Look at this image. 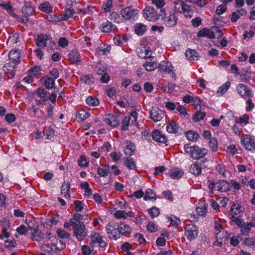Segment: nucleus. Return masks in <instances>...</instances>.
Here are the masks:
<instances>
[{
	"label": "nucleus",
	"instance_id": "nucleus-1",
	"mask_svg": "<svg viewBox=\"0 0 255 255\" xmlns=\"http://www.w3.org/2000/svg\"><path fill=\"white\" fill-rule=\"evenodd\" d=\"M106 231L109 237L115 240L120 239L126 234H130L131 227L123 222H120L117 225L114 223H109L106 227Z\"/></svg>",
	"mask_w": 255,
	"mask_h": 255
},
{
	"label": "nucleus",
	"instance_id": "nucleus-2",
	"mask_svg": "<svg viewBox=\"0 0 255 255\" xmlns=\"http://www.w3.org/2000/svg\"><path fill=\"white\" fill-rule=\"evenodd\" d=\"M42 250L49 253H57L65 248V244L54 237L46 239L41 246Z\"/></svg>",
	"mask_w": 255,
	"mask_h": 255
},
{
	"label": "nucleus",
	"instance_id": "nucleus-3",
	"mask_svg": "<svg viewBox=\"0 0 255 255\" xmlns=\"http://www.w3.org/2000/svg\"><path fill=\"white\" fill-rule=\"evenodd\" d=\"M184 149L186 153L189 154L190 157L195 160L202 158L208 153V150L206 148L196 145L189 146L188 144H185Z\"/></svg>",
	"mask_w": 255,
	"mask_h": 255
},
{
	"label": "nucleus",
	"instance_id": "nucleus-4",
	"mask_svg": "<svg viewBox=\"0 0 255 255\" xmlns=\"http://www.w3.org/2000/svg\"><path fill=\"white\" fill-rule=\"evenodd\" d=\"M36 43L38 46L46 47L48 51H51L55 49V43L52 38L48 35L40 34L36 38Z\"/></svg>",
	"mask_w": 255,
	"mask_h": 255
},
{
	"label": "nucleus",
	"instance_id": "nucleus-5",
	"mask_svg": "<svg viewBox=\"0 0 255 255\" xmlns=\"http://www.w3.org/2000/svg\"><path fill=\"white\" fill-rule=\"evenodd\" d=\"M74 235L79 241H83L88 235V232L85 224L71 225Z\"/></svg>",
	"mask_w": 255,
	"mask_h": 255
},
{
	"label": "nucleus",
	"instance_id": "nucleus-6",
	"mask_svg": "<svg viewBox=\"0 0 255 255\" xmlns=\"http://www.w3.org/2000/svg\"><path fill=\"white\" fill-rule=\"evenodd\" d=\"M241 142L247 150L255 151V136L244 134L241 137Z\"/></svg>",
	"mask_w": 255,
	"mask_h": 255
},
{
	"label": "nucleus",
	"instance_id": "nucleus-7",
	"mask_svg": "<svg viewBox=\"0 0 255 255\" xmlns=\"http://www.w3.org/2000/svg\"><path fill=\"white\" fill-rule=\"evenodd\" d=\"M185 235L187 239L191 241L195 239L198 235L197 227L193 224L187 225L185 227Z\"/></svg>",
	"mask_w": 255,
	"mask_h": 255
},
{
	"label": "nucleus",
	"instance_id": "nucleus-8",
	"mask_svg": "<svg viewBox=\"0 0 255 255\" xmlns=\"http://www.w3.org/2000/svg\"><path fill=\"white\" fill-rule=\"evenodd\" d=\"M143 14L145 18L149 21H154L158 18V15L155 9L151 6L146 7L143 10Z\"/></svg>",
	"mask_w": 255,
	"mask_h": 255
},
{
	"label": "nucleus",
	"instance_id": "nucleus-9",
	"mask_svg": "<svg viewBox=\"0 0 255 255\" xmlns=\"http://www.w3.org/2000/svg\"><path fill=\"white\" fill-rule=\"evenodd\" d=\"M158 70L161 72L171 74L172 77L175 79V75L173 72L172 64L168 61H163L158 65Z\"/></svg>",
	"mask_w": 255,
	"mask_h": 255
},
{
	"label": "nucleus",
	"instance_id": "nucleus-10",
	"mask_svg": "<svg viewBox=\"0 0 255 255\" xmlns=\"http://www.w3.org/2000/svg\"><path fill=\"white\" fill-rule=\"evenodd\" d=\"M238 93L245 99L249 98L253 96V93L251 89L247 85L243 84H239L237 87Z\"/></svg>",
	"mask_w": 255,
	"mask_h": 255
},
{
	"label": "nucleus",
	"instance_id": "nucleus-11",
	"mask_svg": "<svg viewBox=\"0 0 255 255\" xmlns=\"http://www.w3.org/2000/svg\"><path fill=\"white\" fill-rule=\"evenodd\" d=\"M163 23L168 27L174 26L177 22L178 17L174 13H169L162 18Z\"/></svg>",
	"mask_w": 255,
	"mask_h": 255
},
{
	"label": "nucleus",
	"instance_id": "nucleus-12",
	"mask_svg": "<svg viewBox=\"0 0 255 255\" xmlns=\"http://www.w3.org/2000/svg\"><path fill=\"white\" fill-rule=\"evenodd\" d=\"M136 53L141 58H152V52L148 47L140 46L136 49Z\"/></svg>",
	"mask_w": 255,
	"mask_h": 255
},
{
	"label": "nucleus",
	"instance_id": "nucleus-13",
	"mask_svg": "<svg viewBox=\"0 0 255 255\" xmlns=\"http://www.w3.org/2000/svg\"><path fill=\"white\" fill-rule=\"evenodd\" d=\"M150 118L154 122L160 121L163 117L164 114L158 107H152L150 109Z\"/></svg>",
	"mask_w": 255,
	"mask_h": 255
},
{
	"label": "nucleus",
	"instance_id": "nucleus-14",
	"mask_svg": "<svg viewBox=\"0 0 255 255\" xmlns=\"http://www.w3.org/2000/svg\"><path fill=\"white\" fill-rule=\"evenodd\" d=\"M189 6L183 1L177 0L174 3V10L179 13H186L189 9Z\"/></svg>",
	"mask_w": 255,
	"mask_h": 255
},
{
	"label": "nucleus",
	"instance_id": "nucleus-15",
	"mask_svg": "<svg viewBox=\"0 0 255 255\" xmlns=\"http://www.w3.org/2000/svg\"><path fill=\"white\" fill-rule=\"evenodd\" d=\"M29 222L28 224V227L30 230V233L31 234V237L33 240L39 241L43 238V234L40 231L37 227L31 226Z\"/></svg>",
	"mask_w": 255,
	"mask_h": 255
},
{
	"label": "nucleus",
	"instance_id": "nucleus-16",
	"mask_svg": "<svg viewBox=\"0 0 255 255\" xmlns=\"http://www.w3.org/2000/svg\"><path fill=\"white\" fill-rule=\"evenodd\" d=\"M120 12L123 19L129 20L135 13L136 10L131 6H127L123 8Z\"/></svg>",
	"mask_w": 255,
	"mask_h": 255
},
{
	"label": "nucleus",
	"instance_id": "nucleus-17",
	"mask_svg": "<svg viewBox=\"0 0 255 255\" xmlns=\"http://www.w3.org/2000/svg\"><path fill=\"white\" fill-rule=\"evenodd\" d=\"M9 59L15 65L19 63L21 60V54L19 50L12 49L8 54Z\"/></svg>",
	"mask_w": 255,
	"mask_h": 255
},
{
	"label": "nucleus",
	"instance_id": "nucleus-18",
	"mask_svg": "<svg viewBox=\"0 0 255 255\" xmlns=\"http://www.w3.org/2000/svg\"><path fill=\"white\" fill-rule=\"evenodd\" d=\"M91 238L92 239L91 245L98 243L101 247L106 246V242L103 241L102 236L98 233L93 231L91 234Z\"/></svg>",
	"mask_w": 255,
	"mask_h": 255
},
{
	"label": "nucleus",
	"instance_id": "nucleus-19",
	"mask_svg": "<svg viewBox=\"0 0 255 255\" xmlns=\"http://www.w3.org/2000/svg\"><path fill=\"white\" fill-rule=\"evenodd\" d=\"M124 149L126 155L131 156L134 152L136 147L135 144L131 141L127 140L124 143Z\"/></svg>",
	"mask_w": 255,
	"mask_h": 255
},
{
	"label": "nucleus",
	"instance_id": "nucleus-20",
	"mask_svg": "<svg viewBox=\"0 0 255 255\" xmlns=\"http://www.w3.org/2000/svg\"><path fill=\"white\" fill-rule=\"evenodd\" d=\"M215 189L219 192H227L230 190V184L226 181L220 180L216 183Z\"/></svg>",
	"mask_w": 255,
	"mask_h": 255
},
{
	"label": "nucleus",
	"instance_id": "nucleus-21",
	"mask_svg": "<svg viewBox=\"0 0 255 255\" xmlns=\"http://www.w3.org/2000/svg\"><path fill=\"white\" fill-rule=\"evenodd\" d=\"M152 139L156 141L166 143L167 141V138L165 134L162 133L158 130H154L152 133Z\"/></svg>",
	"mask_w": 255,
	"mask_h": 255
},
{
	"label": "nucleus",
	"instance_id": "nucleus-22",
	"mask_svg": "<svg viewBox=\"0 0 255 255\" xmlns=\"http://www.w3.org/2000/svg\"><path fill=\"white\" fill-rule=\"evenodd\" d=\"M21 11L22 13L26 16L32 15L34 13V7L30 2H25L22 6Z\"/></svg>",
	"mask_w": 255,
	"mask_h": 255
},
{
	"label": "nucleus",
	"instance_id": "nucleus-23",
	"mask_svg": "<svg viewBox=\"0 0 255 255\" xmlns=\"http://www.w3.org/2000/svg\"><path fill=\"white\" fill-rule=\"evenodd\" d=\"M70 184L69 182L64 181L61 187V195L66 199H70Z\"/></svg>",
	"mask_w": 255,
	"mask_h": 255
},
{
	"label": "nucleus",
	"instance_id": "nucleus-24",
	"mask_svg": "<svg viewBox=\"0 0 255 255\" xmlns=\"http://www.w3.org/2000/svg\"><path fill=\"white\" fill-rule=\"evenodd\" d=\"M47 93V91L43 88L39 87L33 92V95L40 98L42 102H46L48 100Z\"/></svg>",
	"mask_w": 255,
	"mask_h": 255
},
{
	"label": "nucleus",
	"instance_id": "nucleus-25",
	"mask_svg": "<svg viewBox=\"0 0 255 255\" xmlns=\"http://www.w3.org/2000/svg\"><path fill=\"white\" fill-rule=\"evenodd\" d=\"M189 172L196 176L200 175L202 172V164L197 162H193L190 166Z\"/></svg>",
	"mask_w": 255,
	"mask_h": 255
},
{
	"label": "nucleus",
	"instance_id": "nucleus-26",
	"mask_svg": "<svg viewBox=\"0 0 255 255\" xmlns=\"http://www.w3.org/2000/svg\"><path fill=\"white\" fill-rule=\"evenodd\" d=\"M116 28V25L109 21L103 22L100 26V29L104 32H110Z\"/></svg>",
	"mask_w": 255,
	"mask_h": 255
},
{
	"label": "nucleus",
	"instance_id": "nucleus-27",
	"mask_svg": "<svg viewBox=\"0 0 255 255\" xmlns=\"http://www.w3.org/2000/svg\"><path fill=\"white\" fill-rule=\"evenodd\" d=\"M15 65H11L9 63H6L3 66V70L9 78H12L15 74Z\"/></svg>",
	"mask_w": 255,
	"mask_h": 255
},
{
	"label": "nucleus",
	"instance_id": "nucleus-28",
	"mask_svg": "<svg viewBox=\"0 0 255 255\" xmlns=\"http://www.w3.org/2000/svg\"><path fill=\"white\" fill-rule=\"evenodd\" d=\"M105 121L112 127H116L119 124V121L117 120V118L111 114L106 116Z\"/></svg>",
	"mask_w": 255,
	"mask_h": 255
},
{
	"label": "nucleus",
	"instance_id": "nucleus-29",
	"mask_svg": "<svg viewBox=\"0 0 255 255\" xmlns=\"http://www.w3.org/2000/svg\"><path fill=\"white\" fill-rule=\"evenodd\" d=\"M179 128V125L174 121H170L166 127L167 131L171 133H178Z\"/></svg>",
	"mask_w": 255,
	"mask_h": 255
},
{
	"label": "nucleus",
	"instance_id": "nucleus-30",
	"mask_svg": "<svg viewBox=\"0 0 255 255\" xmlns=\"http://www.w3.org/2000/svg\"><path fill=\"white\" fill-rule=\"evenodd\" d=\"M69 59L73 63L77 64L81 61V56L76 49H73L69 54Z\"/></svg>",
	"mask_w": 255,
	"mask_h": 255
},
{
	"label": "nucleus",
	"instance_id": "nucleus-31",
	"mask_svg": "<svg viewBox=\"0 0 255 255\" xmlns=\"http://www.w3.org/2000/svg\"><path fill=\"white\" fill-rule=\"evenodd\" d=\"M84 215L78 213H75L73 217L70 219V222L71 225L84 224V222L81 221V220H84Z\"/></svg>",
	"mask_w": 255,
	"mask_h": 255
},
{
	"label": "nucleus",
	"instance_id": "nucleus-32",
	"mask_svg": "<svg viewBox=\"0 0 255 255\" xmlns=\"http://www.w3.org/2000/svg\"><path fill=\"white\" fill-rule=\"evenodd\" d=\"M197 213L200 216H205L207 211V206L204 201L199 203L196 207Z\"/></svg>",
	"mask_w": 255,
	"mask_h": 255
},
{
	"label": "nucleus",
	"instance_id": "nucleus-33",
	"mask_svg": "<svg viewBox=\"0 0 255 255\" xmlns=\"http://www.w3.org/2000/svg\"><path fill=\"white\" fill-rule=\"evenodd\" d=\"M197 36L199 38L206 37L210 39H213V28L211 30L207 28H203L198 32Z\"/></svg>",
	"mask_w": 255,
	"mask_h": 255
},
{
	"label": "nucleus",
	"instance_id": "nucleus-34",
	"mask_svg": "<svg viewBox=\"0 0 255 255\" xmlns=\"http://www.w3.org/2000/svg\"><path fill=\"white\" fill-rule=\"evenodd\" d=\"M113 6L112 0H105L101 5V10L103 12H108L111 11Z\"/></svg>",
	"mask_w": 255,
	"mask_h": 255
},
{
	"label": "nucleus",
	"instance_id": "nucleus-35",
	"mask_svg": "<svg viewBox=\"0 0 255 255\" xmlns=\"http://www.w3.org/2000/svg\"><path fill=\"white\" fill-rule=\"evenodd\" d=\"M39 9L40 11L50 13L52 12L53 6L48 2H44L39 4Z\"/></svg>",
	"mask_w": 255,
	"mask_h": 255
},
{
	"label": "nucleus",
	"instance_id": "nucleus-36",
	"mask_svg": "<svg viewBox=\"0 0 255 255\" xmlns=\"http://www.w3.org/2000/svg\"><path fill=\"white\" fill-rule=\"evenodd\" d=\"M145 69L148 72H151L155 70L158 68V64L154 61H151L150 60L149 61H146L143 65Z\"/></svg>",
	"mask_w": 255,
	"mask_h": 255
},
{
	"label": "nucleus",
	"instance_id": "nucleus-37",
	"mask_svg": "<svg viewBox=\"0 0 255 255\" xmlns=\"http://www.w3.org/2000/svg\"><path fill=\"white\" fill-rule=\"evenodd\" d=\"M43 84L48 89H52L55 86L54 79L49 77H44L42 79Z\"/></svg>",
	"mask_w": 255,
	"mask_h": 255
},
{
	"label": "nucleus",
	"instance_id": "nucleus-38",
	"mask_svg": "<svg viewBox=\"0 0 255 255\" xmlns=\"http://www.w3.org/2000/svg\"><path fill=\"white\" fill-rule=\"evenodd\" d=\"M186 58L190 61H194L198 59V54L195 50L188 49L185 53Z\"/></svg>",
	"mask_w": 255,
	"mask_h": 255
},
{
	"label": "nucleus",
	"instance_id": "nucleus-39",
	"mask_svg": "<svg viewBox=\"0 0 255 255\" xmlns=\"http://www.w3.org/2000/svg\"><path fill=\"white\" fill-rule=\"evenodd\" d=\"M183 175V171L179 168L172 169L169 173L170 176L173 179H178Z\"/></svg>",
	"mask_w": 255,
	"mask_h": 255
},
{
	"label": "nucleus",
	"instance_id": "nucleus-40",
	"mask_svg": "<svg viewBox=\"0 0 255 255\" xmlns=\"http://www.w3.org/2000/svg\"><path fill=\"white\" fill-rule=\"evenodd\" d=\"M0 6L4 8L10 14L16 17V15L13 12V9L10 2H4L0 3Z\"/></svg>",
	"mask_w": 255,
	"mask_h": 255
},
{
	"label": "nucleus",
	"instance_id": "nucleus-41",
	"mask_svg": "<svg viewBox=\"0 0 255 255\" xmlns=\"http://www.w3.org/2000/svg\"><path fill=\"white\" fill-rule=\"evenodd\" d=\"M143 198L145 201L152 200H155V193L152 190L150 189H147L145 192Z\"/></svg>",
	"mask_w": 255,
	"mask_h": 255
},
{
	"label": "nucleus",
	"instance_id": "nucleus-42",
	"mask_svg": "<svg viewBox=\"0 0 255 255\" xmlns=\"http://www.w3.org/2000/svg\"><path fill=\"white\" fill-rule=\"evenodd\" d=\"M254 226L255 225L253 223H244L243 226L241 227V232L243 234L247 235Z\"/></svg>",
	"mask_w": 255,
	"mask_h": 255
},
{
	"label": "nucleus",
	"instance_id": "nucleus-43",
	"mask_svg": "<svg viewBox=\"0 0 255 255\" xmlns=\"http://www.w3.org/2000/svg\"><path fill=\"white\" fill-rule=\"evenodd\" d=\"M109 18L112 21L116 23H120L123 21L122 16H121L116 11H113L110 14Z\"/></svg>",
	"mask_w": 255,
	"mask_h": 255
},
{
	"label": "nucleus",
	"instance_id": "nucleus-44",
	"mask_svg": "<svg viewBox=\"0 0 255 255\" xmlns=\"http://www.w3.org/2000/svg\"><path fill=\"white\" fill-rule=\"evenodd\" d=\"M134 30L138 35H142L146 30V26L142 23H136L134 26Z\"/></svg>",
	"mask_w": 255,
	"mask_h": 255
},
{
	"label": "nucleus",
	"instance_id": "nucleus-45",
	"mask_svg": "<svg viewBox=\"0 0 255 255\" xmlns=\"http://www.w3.org/2000/svg\"><path fill=\"white\" fill-rule=\"evenodd\" d=\"M86 103L89 106L95 107L99 104V100L93 96H88L86 99Z\"/></svg>",
	"mask_w": 255,
	"mask_h": 255
},
{
	"label": "nucleus",
	"instance_id": "nucleus-46",
	"mask_svg": "<svg viewBox=\"0 0 255 255\" xmlns=\"http://www.w3.org/2000/svg\"><path fill=\"white\" fill-rule=\"evenodd\" d=\"M124 165L129 169H133L136 167V164L132 158H126L124 160Z\"/></svg>",
	"mask_w": 255,
	"mask_h": 255
},
{
	"label": "nucleus",
	"instance_id": "nucleus-47",
	"mask_svg": "<svg viewBox=\"0 0 255 255\" xmlns=\"http://www.w3.org/2000/svg\"><path fill=\"white\" fill-rule=\"evenodd\" d=\"M89 116L90 114L84 110L79 111L76 115V118L81 121L85 120L89 118Z\"/></svg>",
	"mask_w": 255,
	"mask_h": 255
},
{
	"label": "nucleus",
	"instance_id": "nucleus-48",
	"mask_svg": "<svg viewBox=\"0 0 255 255\" xmlns=\"http://www.w3.org/2000/svg\"><path fill=\"white\" fill-rule=\"evenodd\" d=\"M168 221L170 222V224L174 227H178L180 224V220L177 217L170 215L166 217Z\"/></svg>",
	"mask_w": 255,
	"mask_h": 255
},
{
	"label": "nucleus",
	"instance_id": "nucleus-49",
	"mask_svg": "<svg viewBox=\"0 0 255 255\" xmlns=\"http://www.w3.org/2000/svg\"><path fill=\"white\" fill-rule=\"evenodd\" d=\"M186 136L189 140L195 141L198 139L199 135L196 132L193 130H190L186 132Z\"/></svg>",
	"mask_w": 255,
	"mask_h": 255
},
{
	"label": "nucleus",
	"instance_id": "nucleus-50",
	"mask_svg": "<svg viewBox=\"0 0 255 255\" xmlns=\"http://www.w3.org/2000/svg\"><path fill=\"white\" fill-rule=\"evenodd\" d=\"M75 14V12L73 9L68 8L65 10L64 15H61V20H66L69 18L72 17Z\"/></svg>",
	"mask_w": 255,
	"mask_h": 255
},
{
	"label": "nucleus",
	"instance_id": "nucleus-51",
	"mask_svg": "<svg viewBox=\"0 0 255 255\" xmlns=\"http://www.w3.org/2000/svg\"><path fill=\"white\" fill-rule=\"evenodd\" d=\"M58 236L61 239H68L70 234L62 229H58L56 231Z\"/></svg>",
	"mask_w": 255,
	"mask_h": 255
},
{
	"label": "nucleus",
	"instance_id": "nucleus-52",
	"mask_svg": "<svg viewBox=\"0 0 255 255\" xmlns=\"http://www.w3.org/2000/svg\"><path fill=\"white\" fill-rule=\"evenodd\" d=\"M43 132L44 134L46 136L47 139H50L54 135V130L51 127H45Z\"/></svg>",
	"mask_w": 255,
	"mask_h": 255
},
{
	"label": "nucleus",
	"instance_id": "nucleus-53",
	"mask_svg": "<svg viewBox=\"0 0 255 255\" xmlns=\"http://www.w3.org/2000/svg\"><path fill=\"white\" fill-rule=\"evenodd\" d=\"M78 165L81 167H87L89 165V162L84 156H80L78 159Z\"/></svg>",
	"mask_w": 255,
	"mask_h": 255
},
{
	"label": "nucleus",
	"instance_id": "nucleus-54",
	"mask_svg": "<svg viewBox=\"0 0 255 255\" xmlns=\"http://www.w3.org/2000/svg\"><path fill=\"white\" fill-rule=\"evenodd\" d=\"M230 85V82L229 81L225 83L223 86L219 88L217 91V94H220L221 95L224 94L229 89Z\"/></svg>",
	"mask_w": 255,
	"mask_h": 255
},
{
	"label": "nucleus",
	"instance_id": "nucleus-55",
	"mask_svg": "<svg viewBox=\"0 0 255 255\" xmlns=\"http://www.w3.org/2000/svg\"><path fill=\"white\" fill-rule=\"evenodd\" d=\"M147 212L152 218L157 217L160 214L159 209L155 207L147 209Z\"/></svg>",
	"mask_w": 255,
	"mask_h": 255
},
{
	"label": "nucleus",
	"instance_id": "nucleus-56",
	"mask_svg": "<svg viewBox=\"0 0 255 255\" xmlns=\"http://www.w3.org/2000/svg\"><path fill=\"white\" fill-rule=\"evenodd\" d=\"M96 69L97 74L100 75L105 73L106 67L101 63H98L96 65Z\"/></svg>",
	"mask_w": 255,
	"mask_h": 255
},
{
	"label": "nucleus",
	"instance_id": "nucleus-57",
	"mask_svg": "<svg viewBox=\"0 0 255 255\" xmlns=\"http://www.w3.org/2000/svg\"><path fill=\"white\" fill-rule=\"evenodd\" d=\"M46 19L50 22H57L61 20V15H58L57 14L47 15Z\"/></svg>",
	"mask_w": 255,
	"mask_h": 255
},
{
	"label": "nucleus",
	"instance_id": "nucleus-58",
	"mask_svg": "<svg viewBox=\"0 0 255 255\" xmlns=\"http://www.w3.org/2000/svg\"><path fill=\"white\" fill-rule=\"evenodd\" d=\"M209 146L213 151H216L218 149V141L215 138H212L209 141Z\"/></svg>",
	"mask_w": 255,
	"mask_h": 255
},
{
	"label": "nucleus",
	"instance_id": "nucleus-59",
	"mask_svg": "<svg viewBox=\"0 0 255 255\" xmlns=\"http://www.w3.org/2000/svg\"><path fill=\"white\" fill-rule=\"evenodd\" d=\"M126 211L124 210H117L114 213V217L117 219H126Z\"/></svg>",
	"mask_w": 255,
	"mask_h": 255
},
{
	"label": "nucleus",
	"instance_id": "nucleus-60",
	"mask_svg": "<svg viewBox=\"0 0 255 255\" xmlns=\"http://www.w3.org/2000/svg\"><path fill=\"white\" fill-rule=\"evenodd\" d=\"M205 116L206 114L204 112L198 111L195 115H194L193 119L194 122H198L199 121L202 120Z\"/></svg>",
	"mask_w": 255,
	"mask_h": 255
},
{
	"label": "nucleus",
	"instance_id": "nucleus-61",
	"mask_svg": "<svg viewBox=\"0 0 255 255\" xmlns=\"http://www.w3.org/2000/svg\"><path fill=\"white\" fill-rule=\"evenodd\" d=\"M213 38H219L221 37L223 33L221 29H220L218 27H215L213 28Z\"/></svg>",
	"mask_w": 255,
	"mask_h": 255
},
{
	"label": "nucleus",
	"instance_id": "nucleus-62",
	"mask_svg": "<svg viewBox=\"0 0 255 255\" xmlns=\"http://www.w3.org/2000/svg\"><path fill=\"white\" fill-rule=\"evenodd\" d=\"M130 121L131 120L130 119V118H129L128 117H125V118L123 120L122 123V130H127L128 129Z\"/></svg>",
	"mask_w": 255,
	"mask_h": 255
},
{
	"label": "nucleus",
	"instance_id": "nucleus-63",
	"mask_svg": "<svg viewBox=\"0 0 255 255\" xmlns=\"http://www.w3.org/2000/svg\"><path fill=\"white\" fill-rule=\"evenodd\" d=\"M16 243L14 239H9L5 242V247L6 248L11 249L16 246Z\"/></svg>",
	"mask_w": 255,
	"mask_h": 255
},
{
	"label": "nucleus",
	"instance_id": "nucleus-64",
	"mask_svg": "<svg viewBox=\"0 0 255 255\" xmlns=\"http://www.w3.org/2000/svg\"><path fill=\"white\" fill-rule=\"evenodd\" d=\"M135 240L139 245H142L145 243V240L143 235L141 234L137 233L135 235Z\"/></svg>",
	"mask_w": 255,
	"mask_h": 255
}]
</instances>
